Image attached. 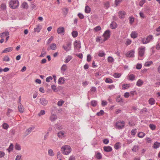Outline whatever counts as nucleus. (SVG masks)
<instances>
[{
	"instance_id": "nucleus-24",
	"label": "nucleus",
	"mask_w": 160,
	"mask_h": 160,
	"mask_svg": "<svg viewBox=\"0 0 160 160\" xmlns=\"http://www.w3.org/2000/svg\"><path fill=\"white\" fill-rule=\"evenodd\" d=\"M131 37L133 38H136L138 37V34L136 32L133 31L131 34Z\"/></svg>"
},
{
	"instance_id": "nucleus-19",
	"label": "nucleus",
	"mask_w": 160,
	"mask_h": 160,
	"mask_svg": "<svg viewBox=\"0 0 160 160\" xmlns=\"http://www.w3.org/2000/svg\"><path fill=\"white\" fill-rule=\"evenodd\" d=\"M9 35V33L8 32H4L0 34V37L1 38H3L5 36H7Z\"/></svg>"
},
{
	"instance_id": "nucleus-29",
	"label": "nucleus",
	"mask_w": 160,
	"mask_h": 160,
	"mask_svg": "<svg viewBox=\"0 0 160 160\" xmlns=\"http://www.w3.org/2000/svg\"><path fill=\"white\" fill-rule=\"evenodd\" d=\"M13 145L12 143H11L9 148L7 149V150L8 151V152L9 153L11 151L13 150Z\"/></svg>"
},
{
	"instance_id": "nucleus-53",
	"label": "nucleus",
	"mask_w": 160,
	"mask_h": 160,
	"mask_svg": "<svg viewBox=\"0 0 160 160\" xmlns=\"http://www.w3.org/2000/svg\"><path fill=\"white\" fill-rule=\"evenodd\" d=\"M45 113V111L44 110H41L38 114V116L44 115Z\"/></svg>"
},
{
	"instance_id": "nucleus-47",
	"label": "nucleus",
	"mask_w": 160,
	"mask_h": 160,
	"mask_svg": "<svg viewBox=\"0 0 160 160\" xmlns=\"http://www.w3.org/2000/svg\"><path fill=\"white\" fill-rule=\"evenodd\" d=\"M146 0H141L139 2V5L141 7H142L143 5L145 3Z\"/></svg>"
},
{
	"instance_id": "nucleus-34",
	"label": "nucleus",
	"mask_w": 160,
	"mask_h": 160,
	"mask_svg": "<svg viewBox=\"0 0 160 160\" xmlns=\"http://www.w3.org/2000/svg\"><path fill=\"white\" fill-rule=\"evenodd\" d=\"M48 155L50 156H53L54 155V153L53 152L52 149H48Z\"/></svg>"
},
{
	"instance_id": "nucleus-44",
	"label": "nucleus",
	"mask_w": 160,
	"mask_h": 160,
	"mask_svg": "<svg viewBox=\"0 0 160 160\" xmlns=\"http://www.w3.org/2000/svg\"><path fill=\"white\" fill-rule=\"evenodd\" d=\"M129 80L131 81H133L135 80V76L133 74H131L129 75Z\"/></svg>"
},
{
	"instance_id": "nucleus-46",
	"label": "nucleus",
	"mask_w": 160,
	"mask_h": 160,
	"mask_svg": "<svg viewBox=\"0 0 160 160\" xmlns=\"http://www.w3.org/2000/svg\"><path fill=\"white\" fill-rule=\"evenodd\" d=\"M108 61L109 62H112L114 61V59L111 56H109L108 58Z\"/></svg>"
},
{
	"instance_id": "nucleus-41",
	"label": "nucleus",
	"mask_w": 160,
	"mask_h": 160,
	"mask_svg": "<svg viewBox=\"0 0 160 160\" xmlns=\"http://www.w3.org/2000/svg\"><path fill=\"white\" fill-rule=\"evenodd\" d=\"M2 60L4 61L8 62L10 60L9 57L8 56H5L2 59Z\"/></svg>"
},
{
	"instance_id": "nucleus-15",
	"label": "nucleus",
	"mask_w": 160,
	"mask_h": 160,
	"mask_svg": "<svg viewBox=\"0 0 160 160\" xmlns=\"http://www.w3.org/2000/svg\"><path fill=\"white\" fill-rule=\"evenodd\" d=\"M103 149L105 151L107 152H111L112 150V147L110 146H104Z\"/></svg>"
},
{
	"instance_id": "nucleus-36",
	"label": "nucleus",
	"mask_w": 160,
	"mask_h": 160,
	"mask_svg": "<svg viewBox=\"0 0 160 160\" xmlns=\"http://www.w3.org/2000/svg\"><path fill=\"white\" fill-rule=\"evenodd\" d=\"M121 76V74L120 73L115 72L114 73L113 76L116 78H120Z\"/></svg>"
},
{
	"instance_id": "nucleus-58",
	"label": "nucleus",
	"mask_w": 160,
	"mask_h": 160,
	"mask_svg": "<svg viewBox=\"0 0 160 160\" xmlns=\"http://www.w3.org/2000/svg\"><path fill=\"white\" fill-rule=\"evenodd\" d=\"M64 103V101L63 100H60L58 102V105L59 106H62L63 104Z\"/></svg>"
},
{
	"instance_id": "nucleus-18",
	"label": "nucleus",
	"mask_w": 160,
	"mask_h": 160,
	"mask_svg": "<svg viewBox=\"0 0 160 160\" xmlns=\"http://www.w3.org/2000/svg\"><path fill=\"white\" fill-rule=\"evenodd\" d=\"M74 45L75 48H81L80 43L77 41H75L74 42Z\"/></svg>"
},
{
	"instance_id": "nucleus-28",
	"label": "nucleus",
	"mask_w": 160,
	"mask_h": 160,
	"mask_svg": "<svg viewBox=\"0 0 160 160\" xmlns=\"http://www.w3.org/2000/svg\"><path fill=\"white\" fill-rule=\"evenodd\" d=\"M55 128L58 130H61L62 129V127L59 123H57L55 126Z\"/></svg>"
},
{
	"instance_id": "nucleus-30",
	"label": "nucleus",
	"mask_w": 160,
	"mask_h": 160,
	"mask_svg": "<svg viewBox=\"0 0 160 160\" xmlns=\"http://www.w3.org/2000/svg\"><path fill=\"white\" fill-rule=\"evenodd\" d=\"M139 148V146L138 145H135L132 149V151L133 152H136L138 151Z\"/></svg>"
},
{
	"instance_id": "nucleus-21",
	"label": "nucleus",
	"mask_w": 160,
	"mask_h": 160,
	"mask_svg": "<svg viewBox=\"0 0 160 160\" xmlns=\"http://www.w3.org/2000/svg\"><path fill=\"white\" fill-rule=\"evenodd\" d=\"M13 48L12 47H9L5 48L2 52V53H7L9 52L12 51Z\"/></svg>"
},
{
	"instance_id": "nucleus-32",
	"label": "nucleus",
	"mask_w": 160,
	"mask_h": 160,
	"mask_svg": "<svg viewBox=\"0 0 160 160\" xmlns=\"http://www.w3.org/2000/svg\"><path fill=\"white\" fill-rule=\"evenodd\" d=\"M143 83V82L141 80L139 79L137 82L136 85L138 87H140Z\"/></svg>"
},
{
	"instance_id": "nucleus-31",
	"label": "nucleus",
	"mask_w": 160,
	"mask_h": 160,
	"mask_svg": "<svg viewBox=\"0 0 160 160\" xmlns=\"http://www.w3.org/2000/svg\"><path fill=\"white\" fill-rule=\"evenodd\" d=\"M91 11V8L88 6H86L85 9V12L86 13H89Z\"/></svg>"
},
{
	"instance_id": "nucleus-54",
	"label": "nucleus",
	"mask_w": 160,
	"mask_h": 160,
	"mask_svg": "<svg viewBox=\"0 0 160 160\" xmlns=\"http://www.w3.org/2000/svg\"><path fill=\"white\" fill-rule=\"evenodd\" d=\"M132 42V41L131 40L127 39L126 40V42L125 43V44L127 45H130Z\"/></svg>"
},
{
	"instance_id": "nucleus-57",
	"label": "nucleus",
	"mask_w": 160,
	"mask_h": 160,
	"mask_svg": "<svg viewBox=\"0 0 160 160\" xmlns=\"http://www.w3.org/2000/svg\"><path fill=\"white\" fill-rule=\"evenodd\" d=\"M101 27L99 26H97L94 28V30L96 32L100 30H101Z\"/></svg>"
},
{
	"instance_id": "nucleus-10",
	"label": "nucleus",
	"mask_w": 160,
	"mask_h": 160,
	"mask_svg": "<svg viewBox=\"0 0 160 160\" xmlns=\"http://www.w3.org/2000/svg\"><path fill=\"white\" fill-rule=\"evenodd\" d=\"M126 14V12L124 11H120L118 12L119 17L121 19L124 18Z\"/></svg>"
},
{
	"instance_id": "nucleus-48",
	"label": "nucleus",
	"mask_w": 160,
	"mask_h": 160,
	"mask_svg": "<svg viewBox=\"0 0 160 160\" xmlns=\"http://www.w3.org/2000/svg\"><path fill=\"white\" fill-rule=\"evenodd\" d=\"M13 111V110L10 109L8 108V112H7V115L8 117H10V113L12 112Z\"/></svg>"
},
{
	"instance_id": "nucleus-43",
	"label": "nucleus",
	"mask_w": 160,
	"mask_h": 160,
	"mask_svg": "<svg viewBox=\"0 0 160 160\" xmlns=\"http://www.w3.org/2000/svg\"><path fill=\"white\" fill-rule=\"evenodd\" d=\"M15 148L16 150H20L21 148L20 145L17 143L15 146Z\"/></svg>"
},
{
	"instance_id": "nucleus-17",
	"label": "nucleus",
	"mask_w": 160,
	"mask_h": 160,
	"mask_svg": "<svg viewBox=\"0 0 160 160\" xmlns=\"http://www.w3.org/2000/svg\"><path fill=\"white\" fill-rule=\"evenodd\" d=\"M18 109L19 111L21 113H22L24 111V108L21 104H18Z\"/></svg>"
},
{
	"instance_id": "nucleus-63",
	"label": "nucleus",
	"mask_w": 160,
	"mask_h": 160,
	"mask_svg": "<svg viewBox=\"0 0 160 160\" xmlns=\"http://www.w3.org/2000/svg\"><path fill=\"white\" fill-rule=\"evenodd\" d=\"M21 157H22L21 155H18L16 157L15 160H22Z\"/></svg>"
},
{
	"instance_id": "nucleus-64",
	"label": "nucleus",
	"mask_w": 160,
	"mask_h": 160,
	"mask_svg": "<svg viewBox=\"0 0 160 160\" xmlns=\"http://www.w3.org/2000/svg\"><path fill=\"white\" fill-rule=\"evenodd\" d=\"M142 65L141 64L138 63L136 65V68L138 69H140L142 68Z\"/></svg>"
},
{
	"instance_id": "nucleus-8",
	"label": "nucleus",
	"mask_w": 160,
	"mask_h": 160,
	"mask_svg": "<svg viewBox=\"0 0 160 160\" xmlns=\"http://www.w3.org/2000/svg\"><path fill=\"white\" fill-rule=\"evenodd\" d=\"M135 51L134 50H132L128 52L126 54V57H134V53Z\"/></svg>"
},
{
	"instance_id": "nucleus-2",
	"label": "nucleus",
	"mask_w": 160,
	"mask_h": 160,
	"mask_svg": "<svg viewBox=\"0 0 160 160\" xmlns=\"http://www.w3.org/2000/svg\"><path fill=\"white\" fill-rule=\"evenodd\" d=\"M19 5L18 0H10L9 3V7L11 8L15 9L18 8Z\"/></svg>"
},
{
	"instance_id": "nucleus-25",
	"label": "nucleus",
	"mask_w": 160,
	"mask_h": 160,
	"mask_svg": "<svg viewBox=\"0 0 160 160\" xmlns=\"http://www.w3.org/2000/svg\"><path fill=\"white\" fill-rule=\"evenodd\" d=\"M149 103L151 105H154L155 103V100L153 98H150L148 100Z\"/></svg>"
},
{
	"instance_id": "nucleus-1",
	"label": "nucleus",
	"mask_w": 160,
	"mask_h": 160,
	"mask_svg": "<svg viewBox=\"0 0 160 160\" xmlns=\"http://www.w3.org/2000/svg\"><path fill=\"white\" fill-rule=\"evenodd\" d=\"M61 151L63 154L65 155H67L71 152L72 149L70 146L65 145L61 148Z\"/></svg>"
},
{
	"instance_id": "nucleus-5",
	"label": "nucleus",
	"mask_w": 160,
	"mask_h": 160,
	"mask_svg": "<svg viewBox=\"0 0 160 160\" xmlns=\"http://www.w3.org/2000/svg\"><path fill=\"white\" fill-rule=\"evenodd\" d=\"M116 126L118 129H122L125 126V122L123 121H118L116 123Z\"/></svg>"
},
{
	"instance_id": "nucleus-6",
	"label": "nucleus",
	"mask_w": 160,
	"mask_h": 160,
	"mask_svg": "<svg viewBox=\"0 0 160 160\" xmlns=\"http://www.w3.org/2000/svg\"><path fill=\"white\" fill-rule=\"evenodd\" d=\"M71 44L70 42H67L65 45H63L62 48L66 52H68L71 50Z\"/></svg>"
},
{
	"instance_id": "nucleus-16",
	"label": "nucleus",
	"mask_w": 160,
	"mask_h": 160,
	"mask_svg": "<svg viewBox=\"0 0 160 160\" xmlns=\"http://www.w3.org/2000/svg\"><path fill=\"white\" fill-rule=\"evenodd\" d=\"M110 28L112 29H114L117 27V24L115 22H112L110 24Z\"/></svg>"
},
{
	"instance_id": "nucleus-61",
	"label": "nucleus",
	"mask_w": 160,
	"mask_h": 160,
	"mask_svg": "<svg viewBox=\"0 0 160 160\" xmlns=\"http://www.w3.org/2000/svg\"><path fill=\"white\" fill-rule=\"evenodd\" d=\"M52 77L51 76H49L47 77L46 79V81L47 82H49L50 80L52 79Z\"/></svg>"
},
{
	"instance_id": "nucleus-62",
	"label": "nucleus",
	"mask_w": 160,
	"mask_h": 160,
	"mask_svg": "<svg viewBox=\"0 0 160 160\" xmlns=\"http://www.w3.org/2000/svg\"><path fill=\"white\" fill-rule=\"evenodd\" d=\"M53 37L52 36L47 41V44H49L53 40Z\"/></svg>"
},
{
	"instance_id": "nucleus-52",
	"label": "nucleus",
	"mask_w": 160,
	"mask_h": 160,
	"mask_svg": "<svg viewBox=\"0 0 160 160\" xmlns=\"http://www.w3.org/2000/svg\"><path fill=\"white\" fill-rule=\"evenodd\" d=\"M134 19L132 17H129V23L131 24H132L134 22Z\"/></svg>"
},
{
	"instance_id": "nucleus-42",
	"label": "nucleus",
	"mask_w": 160,
	"mask_h": 160,
	"mask_svg": "<svg viewBox=\"0 0 160 160\" xmlns=\"http://www.w3.org/2000/svg\"><path fill=\"white\" fill-rule=\"evenodd\" d=\"M72 35L73 38H76L78 35V32L76 31H73L72 32Z\"/></svg>"
},
{
	"instance_id": "nucleus-35",
	"label": "nucleus",
	"mask_w": 160,
	"mask_h": 160,
	"mask_svg": "<svg viewBox=\"0 0 160 160\" xmlns=\"http://www.w3.org/2000/svg\"><path fill=\"white\" fill-rule=\"evenodd\" d=\"M90 103L92 106L95 107L97 105V101L96 100H92L91 102Z\"/></svg>"
},
{
	"instance_id": "nucleus-49",
	"label": "nucleus",
	"mask_w": 160,
	"mask_h": 160,
	"mask_svg": "<svg viewBox=\"0 0 160 160\" xmlns=\"http://www.w3.org/2000/svg\"><path fill=\"white\" fill-rule=\"evenodd\" d=\"M153 63V62L152 61H148L147 62H145V65L147 67L149 66L151 64H152Z\"/></svg>"
},
{
	"instance_id": "nucleus-33",
	"label": "nucleus",
	"mask_w": 160,
	"mask_h": 160,
	"mask_svg": "<svg viewBox=\"0 0 160 160\" xmlns=\"http://www.w3.org/2000/svg\"><path fill=\"white\" fill-rule=\"evenodd\" d=\"M67 69V66L66 64H64L62 65L61 68L62 72H64Z\"/></svg>"
},
{
	"instance_id": "nucleus-50",
	"label": "nucleus",
	"mask_w": 160,
	"mask_h": 160,
	"mask_svg": "<svg viewBox=\"0 0 160 160\" xmlns=\"http://www.w3.org/2000/svg\"><path fill=\"white\" fill-rule=\"evenodd\" d=\"M105 54L103 51L102 52H99L98 54V56L100 57H103L105 56Z\"/></svg>"
},
{
	"instance_id": "nucleus-23",
	"label": "nucleus",
	"mask_w": 160,
	"mask_h": 160,
	"mask_svg": "<svg viewBox=\"0 0 160 160\" xmlns=\"http://www.w3.org/2000/svg\"><path fill=\"white\" fill-rule=\"evenodd\" d=\"M95 157L96 158L99 160L101 159L102 158V156L101 154L99 152L96 153Z\"/></svg>"
},
{
	"instance_id": "nucleus-55",
	"label": "nucleus",
	"mask_w": 160,
	"mask_h": 160,
	"mask_svg": "<svg viewBox=\"0 0 160 160\" xmlns=\"http://www.w3.org/2000/svg\"><path fill=\"white\" fill-rule=\"evenodd\" d=\"M34 127H30L28 129H27L26 130V131L28 132V133L27 134V135H28L29 134V133L31 132L32 130H33L34 129Z\"/></svg>"
},
{
	"instance_id": "nucleus-4",
	"label": "nucleus",
	"mask_w": 160,
	"mask_h": 160,
	"mask_svg": "<svg viewBox=\"0 0 160 160\" xmlns=\"http://www.w3.org/2000/svg\"><path fill=\"white\" fill-rule=\"evenodd\" d=\"M145 47L144 46H141L138 49V57H142L145 53Z\"/></svg>"
},
{
	"instance_id": "nucleus-3",
	"label": "nucleus",
	"mask_w": 160,
	"mask_h": 160,
	"mask_svg": "<svg viewBox=\"0 0 160 160\" xmlns=\"http://www.w3.org/2000/svg\"><path fill=\"white\" fill-rule=\"evenodd\" d=\"M153 39L152 35H149L147 38H142L141 40L142 42L144 44H146L149 43Z\"/></svg>"
},
{
	"instance_id": "nucleus-7",
	"label": "nucleus",
	"mask_w": 160,
	"mask_h": 160,
	"mask_svg": "<svg viewBox=\"0 0 160 160\" xmlns=\"http://www.w3.org/2000/svg\"><path fill=\"white\" fill-rule=\"evenodd\" d=\"M103 36L104 38L103 41L105 42L110 37V31L108 30L106 31L103 34Z\"/></svg>"
},
{
	"instance_id": "nucleus-38",
	"label": "nucleus",
	"mask_w": 160,
	"mask_h": 160,
	"mask_svg": "<svg viewBox=\"0 0 160 160\" xmlns=\"http://www.w3.org/2000/svg\"><path fill=\"white\" fill-rule=\"evenodd\" d=\"M2 127L3 129H7L9 128V125L7 123L4 122L2 125Z\"/></svg>"
},
{
	"instance_id": "nucleus-56",
	"label": "nucleus",
	"mask_w": 160,
	"mask_h": 160,
	"mask_svg": "<svg viewBox=\"0 0 160 160\" xmlns=\"http://www.w3.org/2000/svg\"><path fill=\"white\" fill-rule=\"evenodd\" d=\"M41 29V26H38L36 28H34V31L35 32H40Z\"/></svg>"
},
{
	"instance_id": "nucleus-20",
	"label": "nucleus",
	"mask_w": 160,
	"mask_h": 160,
	"mask_svg": "<svg viewBox=\"0 0 160 160\" xmlns=\"http://www.w3.org/2000/svg\"><path fill=\"white\" fill-rule=\"evenodd\" d=\"M64 131H61L58 133L57 135L59 138H62V137H64Z\"/></svg>"
},
{
	"instance_id": "nucleus-22",
	"label": "nucleus",
	"mask_w": 160,
	"mask_h": 160,
	"mask_svg": "<svg viewBox=\"0 0 160 160\" xmlns=\"http://www.w3.org/2000/svg\"><path fill=\"white\" fill-rule=\"evenodd\" d=\"M72 58V56H68L66 58L65 62L67 63Z\"/></svg>"
},
{
	"instance_id": "nucleus-45",
	"label": "nucleus",
	"mask_w": 160,
	"mask_h": 160,
	"mask_svg": "<svg viewBox=\"0 0 160 160\" xmlns=\"http://www.w3.org/2000/svg\"><path fill=\"white\" fill-rule=\"evenodd\" d=\"M106 82L107 83H112L113 82V80L109 78H107L105 80Z\"/></svg>"
},
{
	"instance_id": "nucleus-26",
	"label": "nucleus",
	"mask_w": 160,
	"mask_h": 160,
	"mask_svg": "<svg viewBox=\"0 0 160 160\" xmlns=\"http://www.w3.org/2000/svg\"><path fill=\"white\" fill-rule=\"evenodd\" d=\"M160 146V143L158 142H155L153 145V148L154 149H157Z\"/></svg>"
},
{
	"instance_id": "nucleus-39",
	"label": "nucleus",
	"mask_w": 160,
	"mask_h": 160,
	"mask_svg": "<svg viewBox=\"0 0 160 160\" xmlns=\"http://www.w3.org/2000/svg\"><path fill=\"white\" fill-rule=\"evenodd\" d=\"M22 7L25 9H27L28 8V4L26 2H23L22 5Z\"/></svg>"
},
{
	"instance_id": "nucleus-27",
	"label": "nucleus",
	"mask_w": 160,
	"mask_h": 160,
	"mask_svg": "<svg viewBox=\"0 0 160 160\" xmlns=\"http://www.w3.org/2000/svg\"><path fill=\"white\" fill-rule=\"evenodd\" d=\"M121 147V144L120 142H117L114 145V148L116 150H118Z\"/></svg>"
},
{
	"instance_id": "nucleus-37",
	"label": "nucleus",
	"mask_w": 160,
	"mask_h": 160,
	"mask_svg": "<svg viewBox=\"0 0 160 160\" xmlns=\"http://www.w3.org/2000/svg\"><path fill=\"white\" fill-rule=\"evenodd\" d=\"M145 135V133L143 132H140L138 134V136L140 138H142L144 137Z\"/></svg>"
},
{
	"instance_id": "nucleus-59",
	"label": "nucleus",
	"mask_w": 160,
	"mask_h": 160,
	"mask_svg": "<svg viewBox=\"0 0 160 160\" xmlns=\"http://www.w3.org/2000/svg\"><path fill=\"white\" fill-rule=\"evenodd\" d=\"M149 127L152 130H154L156 128V126L153 124H150L149 125Z\"/></svg>"
},
{
	"instance_id": "nucleus-11",
	"label": "nucleus",
	"mask_w": 160,
	"mask_h": 160,
	"mask_svg": "<svg viewBox=\"0 0 160 160\" xmlns=\"http://www.w3.org/2000/svg\"><path fill=\"white\" fill-rule=\"evenodd\" d=\"M57 46L56 44L54 43H53L50 45V48H47V50L48 51H49L50 49L55 50Z\"/></svg>"
},
{
	"instance_id": "nucleus-9",
	"label": "nucleus",
	"mask_w": 160,
	"mask_h": 160,
	"mask_svg": "<svg viewBox=\"0 0 160 160\" xmlns=\"http://www.w3.org/2000/svg\"><path fill=\"white\" fill-rule=\"evenodd\" d=\"M40 103L43 106H46L48 103V101L45 98H42L40 99Z\"/></svg>"
},
{
	"instance_id": "nucleus-51",
	"label": "nucleus",
	"mask_w": 160,
	"mask_h": 160,
	"mask_svg": "<svg viewBox=\"0 0 160 160\" xmlns=\"http://www.w3.org/2000/svg\"><path fill=\"white\" fill-rule=\"evenodd\" d=\"M116 101L118 102H123L122 99L120 96H118L116 98Z\"/></svg>"
},
{
	"instance_id": "nucleus-12",
	"label": "nucleus",
	"mask_w": 160,
	"mask_h": 160,
	"mask_svg": "<svg viewBox=\"0 0 160 160\" xmlns=\"http://www.w3.org/2000/svg\"><path fill=\"white\" fill-rule=\"evenodd\" d=\"M57 118L56 115L54 114H52L49 118L50 120L52 122L56 120Z\"/></svg>"
},
{
	"instance_id": "nucleus-40",
	"label": "nucleus",
	"mask_w": 160,
	"mask_h": 160,
	"mask_svg": "<svg viewBox=\"0 0 160 160\" xmlns=\"http://www.w3.org/2000/svg\"><path fill=\"white\" fill-rule=\"evenodd\" d=\"M104 113L103 110H100L99 112H98L97 113L96 115L98 116H101L103 115Z\"/></svg>"
},
{
	"instance_id": "nucleus-14",
	"label": "nucleus",
	"mask_w": 160,
	"mask_h": 160,
	"mask_svg": "<svg viewBox=\"0 0 160 160\" xmlns=\"http://www.w3.org/2000/svg\"><path fill=\"white\" fill-rule=\"evenodd\" d=\"M65 81V79L63 77L59 78L58 81V83L59 84H63Z\"/></svg>"
},
{
	"instance_id": "nucleus-60",
	"label": "nucleus",
	"mask_w": 160,
	"mask_h": 160,
	"mask_svg": "<svg viewBox=\"0 0 160 160\" xmlns=\"http://www.w3.org/2000/svg\"><path fill=\"white\" fill-rule=\"evenodd\" d=\"M129 87V85L128 84H124L122 85V88L123 89L128 88Z\"/></svg>"
},
{
	"instance_id": "nucleus-13",
	"label": "nucleus",
	"mask_w": 160,
	"mask_h": 160,
	"mask_svg": "<svg viewBox=\"0 0 160 160\" xmlns=\"http://www.w3.org/2000/svg\"><path fill=\"white\" fill-rule=\"evenodd\" d=\"M65 32L64 28L63 27H60L58 28L57 32L58 34L64 33Z\"/></svg>"
}]
</instances>
